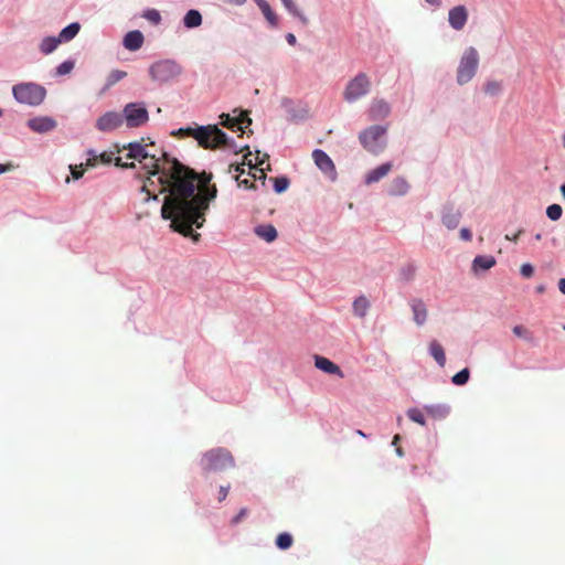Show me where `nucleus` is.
I'll return each mask as SVG.
<instances>
[{"label":"nucleus","instance_id":"f257e3e1","mask_svg":"<svg viewBox=\"0 0 565 565\" xmlns=\"http://www.w3.org/2000/svg\"><path fill=\"white\" fill-rule=\"evenodd\" d=\"M153 142H130L124 146L128 152L125 159L138 160L147 173V180L141 190L148 194L147 201L158 193H167L161 207L164 220L171 221L173 231L199 242L201 235L194 227L201 228L205 223V214L210 203L217 195V188L211 184L212 173L195 172L182 164L167 152H151Z\"/></svg>","mask_w":565,"mask_h":565},{"label":"nucleus","instance_id":"f03ea898","mask_svg":"<svg viewBox=\"0 0 565 565\" xmlns=\"http://www.w3.org/2000/svg\"><path fill=\"white\" fill-rule=\"evenodd\" d=\"M174 136L193 137L199 146L205 149H215L225 146L227 136L216 125L200 126L198 128H180Z\"/></svg>","mask_w":565,"mask_h":565},{"label":"nucleus","instance_id":"7ed1b4c3","mask_svg":"<svg viewBox=\"0 0 565 565\" xmlns=\"http://www.w3.org/2000/svg\"><path fill=\"white\" fill-rule=\"evenodd\" d=\"M204 472L223 471L235 465L232 454L225 448H215L206 451L200 461Z\"/></svg>","mask_w":565,"mask_h":565},{"label":"nucleus","instance_id":"20e7f679","mask_svg":"<svg viewBox=\"0 0 565 565\" xmlns=\"http://www.w3.org/2000/svg\"><path fill=\"white\" fill-rule=\"evenodd\" d=\"M12 94L21 104L39 106L43 103L46 96V90L39 84L21 83L13 86Z\"/></svg>","mask_w":565,"mask_h":565},{"label":"nucleus","instance_id":"39448f33","mask_svg":"<svg viewBox=\"0 0 565 565\" xmlns=\"http://www.w3.org/2000/svg\"><path fill=\"white\" fill-rule=\"evenodd\" d=\"M478 65V51L473 46L467 47L460 57L457 68V83L459 85H465L470 82L477 73Z\"/></svg>","mask_w":565,"mask_h":565},{"label":"nucleus","instance_id":"423d86ee","mask_svg":"<svg viewBox=\"0 0 565 565\" xmlns=\"http://www.w3.org/2000/svg\"><path fill=\"white\" fill-rule=\"evenodd\" d=\"M385 134H386V127L375 125L366 128L363 130L359 139L362 143V146L369 151L374 154H377L383 151L385 148Z\"/></svg>","mask_w":565,"mask_h":565},{"label":"nucleus","instance_id":"0eeeda50","mask_svg":"<svg viewBox=\"0 0 565 565\" xmlns=\"http://www.w3.org/2000/svg\"><path fill=\"white\" fill-rule=\"evenodd\" d=\"M182 73V67L171 60L153 63L149 68L150 77L159 83H167L177 78Z\"/></svg>","mask_w":565,"mask_h":565},{"label":"nucleus","instance_id":"6e6552de","mask_svg":"<svg viewBox=\"0 0 565 565\" xmlns=\"http://www.w3.org/2000/svg\"><path fill=\"white\" fill-rule=\"evenodd\" d=\"M371 82L365 73H359L345 86L343 98L348 103H353L365 96L370 92Z\"/></svg>","mask_w":565,"mask_h":565},{"label":"nucleus","instance_id":"1a4fd4ad","mask_svg":"<svg viewBox=\"0 0 565 565\" xmlns=\"http://www.w3.org/2000/svg\"><path fill=\"white\" fill-rule=\"evenodd\" d=\"M124 118L127 127L137 128L149 120L147 108L141 103H129L124 107Z\"/></svg>","mask_w":565,"mask_h":565},{"label":"nucleus","instance_id":"9d476101","mask_svg":"<svg viewBox=\"0 0 565 565\" xmlns=\"http://www.w3.org/2000/svg\"><path fill=\"white\" fill-rule=\"evenodd\" d=\"M125 121L124 114L108 111L100 116L96 121V128L100 131H111L122 125Z\"/></svg>","mask_w":565,"mask_h":565},{"label":"nucleus","instance_id":"9b49d317","mask_svg":"<svg viewBox=\"0 0 565 565\" xmlns=\"http://www.w3.org/2000/svg\"><path fill=\"white\" fill-rule=\"evenodd\" d=\"M468 21V10L465 6H456L451 8L448 12V22L450 26L460 31L465 28Z\"/></svg>","mask_w":565,"mask_h":565},{"label":"nucleus","instance_id":"f8f14e48","mask_svg":"<svg viewBox=\"0 0 565 565\" xmlns=\"http://www.w3.org/2000/svg\"><path fill=\"white\" fill-rule=\"evenodd\" d=\"M312 159L316 166L326 174L334 177L335 166L331 158L321 149H316L312 152Z\"/></svg>","mask_w":565,"mask_h":565},{"label":"nucleus","instance_id":"ddd939ff","mask_svg":"<svg viewBox=\"0 0 565 565\" xmlns=\"http://www.w3.org/2000/svg\"><path fill=\"white\" fill-rule=\"evenodd\" d=\"M28 127L38 134H44L56 127V121L47 116L34 117L28 120Z\"/></svg>","mask_w":565,"mask_h":565},{"label":"nucleus","instance_id":"4468645a","mask_svg":"<svg viewBox=\"0 0 565 565\" xmlns=\"http://www.w3.org/2000/svg\"><path fill=\"white\" fill-rule=\"evenodd\" d=\"M391 113V107L384 99H374L369 109V116L372 120L386 118Z\"/></svg>","mask_w":565,"mask_h":565},{"label":"nucleus","instance_id":"2eb2a0df","mask_svg":"<svg viewBox=\"0 0 565 565\" xmlns=\"http://www.w3.org/2000/svg\"><path fill=\"white\" fill-rule=\"evenodd\" d=\"M315 365L317 369L321 370L324 373L337 375L340 379L344 377V373L339 367V365H337L331 360H329L324 356L316 355L315 356Z\"/></svg>","mask_w":565,"mask_h":565},{"label":"nucleus","instance_id":"dca6fc26","mask_svg":"<svg viewBox=\"0 0 565 565\" xmlns=\"http://www.w3.org/2000/svg\"><path fill=\"white\" fill-rule=\"evenodd\" d=\"M411 308L414 315V321L418 326H423L427 319L428 311L422 299H413L411 301Z\"/></svg>","mask_w":565,"mask_h":565},{"label":"nucleus","instance_id":"f3484780","mask_svg":"<svg viewBox=\"0 0 565 565\" xmlns=\"http://www.w3.org/2000/svg\"><path fill=\"white\" fill-rule=\"evenodd\" d=\"M143 44V34L138 31H130L124 38V46L129 51H137Z\"/></svg>","mask_w":565,"mask_h":565},{"label":"nucleus","instance_id":"a211bd4d","mask_svg":"<svg viewBox=\"0 0 565 565\" xmlns=\"http://www.w3.org/2000/svg\"><path fill=\"white\" fill-rule=\"evenodd\" d=\"M392 170V163L386 162L370 171L365 177V183L372 184L386 177Z\"/></svg>","mask_w":565,"mask_h":565},{"label":"nucleus","instance_id":"6ab92c4d","mask_svg":"<svg viewBox=\"0 0 565 565\" xmlns=\"http://www.w3.org/2000/svg\"><path fill=\"white\" fill-rule=\"evenodd\" d=\"M461 218V213L452 207H446L441 215V222L448 230H455Z\"/></svg>","mask_w":565,"mask_h":565},{"label":"nucleus","instance_id":"aec40b11","mask_svg":"<svg viewBox=\"0 0 565 565\" xmlns=\"http://www.w3.org/2000/svg\"><path fill=\"white\" fill-rule=\"evenodd\" d=\"M408 189L409 184L407 181L402 177H397L391 182L388 194L394 196H402L408 192Z\"/></svg>","mask_w":565,"mask_h":565},{"label":"nucleus","instance_id":"412c9836","mask_svg":"<svg viewBox=\"0 0 565 565\" xmlns=\"http://www.w3.org/2000/svg\"><path fill=\"white\" fill-rule=\"evenodd\" d=\"M424 411L429 417L437 420L446 418L450 412L449 407L443 404L427 405Z\"/></svg>","mask_w":565,"mask_h":565},{"label":"nucleus","instance_id":"4be33fe9","mask_svg":"<svg viewBox=\"0 0 565 565\" xmlns=\"http://www.w3.org/2000/svg\"><path fill=\"white\" fill-rule=\"evenodd\" d=\"M497 264V260L493 256H477L472 262V269L475 273L479 270H488L492 268Z\"/></svg>","mask_w":565,"mask_h":565},{"label":"nucleus","instance_id":"5701e85b","mask_svg":"<svg viewBox=\"0 0 565 565\" xmlns=\"http://www.w3.org/2000/svg\"><path fill=\"white\" fill-rule=\"evenodd\" d=\"M255 233L260 238L265 239L266 242L270 243L277 238V231L275 226L270 224L266 225H259L255 228Z\"/></svg>","mask_w":565,"mask_h":565},{"label":"nucleus","instance_id":"b1692460","mask_svg":"<svg viewBox=\"0 0 565 565\" xmlns=\"http://www.w3.org/2000/svg\"><path fill=\"white\" fill-rule=\"evenodd\" d=\"M429 352H430V355L435 359V361L441 367H444L446 364V355H445V351H444V348L441 347V344L439 342H437L436 340L431 341L429 343Z\"/></svg>","mask_w":565,"mask_h":565},{"label":"nucleus","instance_id":"393cba45","mask_svg":"<svg viewBox=\"0 0 565 565\" xmlns=\"http://www.w3.org/2000/svg\"><path fill=\"white\" fill-rule=\"evenodd\" d=\"M255 2L258 6V8L260 9V11L263 12V14L266 18V20L268 21V23L271 26H277V24H278L277 17L274 13V11L271 10L269 3L266 0H255Z\"/></svg>","mask_w":565,"mask_h":565},{"label":"nucleus","instance_id":"a878e982","mask_svg":"<svg viewBox=\"0 0 565 565\" xmlns=\"http://www.w3.org/2000/svg\"><path fill=\"white\" fill-rule=\"evenodd\" d=\"M352 308L355 316L364 318L370 308V301L365 296H360L353 301Z\"/></svg>","mask_w":565,"mask_h":565},{"label":"nucleus","instance_id":"bb28decb","mask_svg":"<svg viewBox=\"0 0 565 565\" xmlns=\"http://www.w3.org/2000/svg\"><path fill=\"white\" fill-rule=\"evenodd\" d=\"M183 23L189 29L196 28L202 23V15L198 10H190L184 15Z\"/></svg>","mask_w":565,"mask_h":565},{"label":"nucleus","instance_id":"cd10ccee","mask_svg":"<svg viewBox=\"0 0 565 565\" xmlns=\"http://www.w3.org/2000/svg\"><path fill=\"white\" fill-rule=\"evenodd\" d=\"M60 43H61V39H58V36L57 38H55V36L44 38L42 40V42L40 43V51L43 54H50L58 46Z\"/></svg>","mask_w":565,"mask_h":565},{"label":"nucleus","instance_id":"c85d7f7f","mask_svg":"<svg viewBox=\"0 0 565 565\" xmlns=\"http://www.w3.org/2000/svg\"><path fill=\"white\" fill-rule=\"evenodd\" d=\"M79 29H81V26L78 23H76V22L71 23L70 25H67L66 28H64L61 31L58 39H61V42H67L76 36Z\"/></svg>","mask_w":565,"mask_h":565},{"label":"nucleus","instance_id":"c756f323","mask_svg":"<svg viewBox=\"0 0 565 565\" xmlns=\"http://www.w3.org/2000/svg\"><path fill=\"white\" fill-rule=\"evenodd\" d=\"M286 9L295 17H297L303 24L308 23V19L301 11L297 8L292 0H281Z\"/></svg>","mask_w":565,"mask_h":565},{"label":"nucleus","instance_id":"7c9ffc66","mask_svg":"<svg viewBox=\"0 0 565 565\" xmlns=\"http://www.w3.org/2000/svg\"><path fill=\"white\" fill-rule=\"evenodd\" d=\"M294 539L289 533H280L276 537V546L280 550H288L292 545Z\"/></svg>","mask_w":565,"mask_h":565},{"label":"nucleus","instance_id":"2f4dec72","mask_svg":"<svg viewBox=\"0 0 565 565\" xmlns=\"http://www.w3.org/2000/svg\"><path fill=\"white\" fill-rule=\"evenodd\" d=\"M126 76H127V73L125 71H120V70L111 71L107 77L106 88L111 87L113 85H115L116 83H118L119 81L125 78Z\"/></svg>","mask_w":565,"mask_h":565},{"label":"nucleus","instance_id":"473e14b6","mask_svg":"<svg viewBox=\"0 0 565 565\" xmlns=\"http://www.w3.org/2000/svg\"><path fill=\"white\" fill-rule=\"evenodd\" d=\"M407 416L414 423H417V424H419L422 426L426 425L424 413H423V411H420L418 408H409L407 411Z\"/></svg>","mask_w":565,"mask_h":565},{"label":"nucleus","instance_id":"72a5a7b5","mask_svg":"<svg viewBox=\"0 0 565 565\" xmlns=\"http://www.w3.org/2000/svg\"><path fill=\"white\" fill-rule=\"evenodd\" d=\"M563 214V209L558 204H552L546 209V215L552 221H557Z\"/></svg>","mask_w":565,"mask_h":565},{"label":"nucleus","instance_id":"f704fd0d","mask_svg":"<svg viewBox=\"0 0 565 565\" xmlns=\"http://www.w3.org/2000/svg\"><path fill=\"white\" fill-rule=\"evenodd\" d=\"M470 376V372L468 369H463L457 374H455L451 379L452 383L456 385H465Z\"/></svg>","mask_w":565,"mask_h":565},{"label":"nucleus","instance_id":"c9c22d12","mask_svg":"<svg viewBox=\"0 0 565 565\" xmlns=\"http://www.w3.org/2000/svg\"><path fill=\"white\" fill-rule=\"evenodd\" d=\"M220 119H221V125L228 128V129H232V130H237L236 129V126H237V119L235 117H232L231 115L228 114H222L220 116Z\"/></svg>","mask_w":565,"mask_h":565},{"label":"nucleus","instance_id":"e433bc0d","mask_svg":"<svg viewBox=\"0 0 565 565\" xmlns=\"http://www.w3.org/2000/svg\"><path fill=\"white\" fill-rule=\"evenodd\" d=\"M142 17L153 24H158L161 21V15L156 9L145 11Z\"/></svg>","mask_w":565,"mask_h":565},{"label":"nucleus","instance_id":"4c0bfd02","mask_svg":"<svg viewBox=\"0 0 565 565\" xmlns=\"http://www.w3.org/2000/svg\"><path fill=\"white\" fill-rule=\"evenodd\" d=\"M289 186V180L287 178H274V189L277 193H281Z\"/></svg>","mask_w":565,"mask_h":565},{"label":"nucleus","instance_id":"58836bf2","mask_svg":"<svg viewBox=\"0 0 565 565\" xmlns=\"http://www.w3.org/2000/svg\"><path fill=\"white\" fill-rule=\"evenodd\" d=\"M237 120L236 129L244 131V128L252 124V119L248 117L247 113H241L239 116L235 117Z\"/></svg>","mask_w":565,"mask_h":565},{"label":"nucleus","instance_id":"ea45409f","mask_svg":"<svg viewBox=\"0 0 565 565\" xmlns=\"http://www.w3.org/2000/svg\"><path fill=\"white\" fill-rule=\"evenodd\" d=\"M512 331L519 338H523V339H525L527 341L532 340L531 332L525 327H523L521 324L514 326Z\"/></svg>","mask_w":565,"mask_h":565},{"label":"nucleus","instance_id":"a19ab883","mask_svg":"<svg viewBox=\"0 0 565 565\" xmlns=\"http://www.w3.org/2000/svg\"><path fill=\"white\" fill-rule=\"evenodd\" d=\"M415 273L416 267L412 264H408L401 269V275L406 281L412 280L415 277Z\"/></svg>","mask_w":565,"mask_h":565},{"label":"nucleus","instance_id":"79ce46f5","mask_svg":"<svg viewBox=\"0 0 565 565\" xmlns=\"http://www.w3.org/2000/svg\"><path fill=\"white\" fill-rule=\"evenodd\" d=\"M501 90V84L497 81H490L484 85V92L489 95H497Z\"/></svg>","mask_w":565,"mask_h":565},{"label":"nucleus","instance_id":"37998d69","mask_svg":"<svg viewBox=\"0 0 565 565\" xmlns=\"http://www.w3.org/2000/svg\"><path fill=\"white\" fill-rule=\"evenodd\" d=\"M73 68H74V62L65 61L57 66L56 73H57V75H66V74L71 73Z\"/></svg>","mask_w":565,"mask_h":565},{"label":"nucleus","instance_id":"c03bdc74","mask_svg":"<svg viewBox=\"0 0 565 565\" xmlns=\"http://www.w3.org/2000/svg\"><path fill=\"white\" fill-rule=\"evenodd\" d=\"M520 273L523 277L530 278L534 274V267L530 263H525L521 266Z\"/></svg>","mask_w":565,"mask_h":565},{"label":"nucleus","instance_id":"a18cd8bd","mask_svg":"<svg viewBox=\"0 0 565 565\" xmlns=\"http://www.w3.org/2000/svg\"><path fill=\"white\" fill-rule=\"evenodd\" d=\"M247 514H248V510H247L246 508H242V509L239 510V512L237 513V515H235V516L232 519L231 523H232L233 525L238 524V523H239V522H241V521H242V520H243Z\"/></svg>","mask_w":565,"mask_h":565},{"label":"nucleus","instance_id":"49530a36","mask_svg":"<svg viewBox=\"0 0 565 565\" xmlns=\"http://www.w3.org/2000/svg\"><path fill=\"white\" fill-rule=\"evenodd\" d=\"M249 175H250L254 180H260V181H263V183H264V182H265V180H266V173H265V170H264V169H262V168H257L255 173H250V172H249Z\"/></svg>","mask_w":565,"mask_h":565},{"label":"nucleus","instance_id":"de8ad7c7","mask_svg":"<svg viewBox=\"0 0 565 565\" xmlns=\"http://www.w3.org/2000/svg\"><path fill=\"white\" fill-rule=\"evenodd\" d=\"M246 149L249 150L248 147H246ZM249 156H250V151H248L246 154H244V159H243L242 166H244V167L247 166L249 168V170H256L257 169V164H254L252 162V160L248 159Z\"/></svg>","mask_w":565,"mask_h":565},{"label":"nucleus","instance_id":"09e8293b","mask_svg":"<svg viewBox=\"0 0 565 565\" xmlns=\"http://www.w3.org/2000/svg\"><path fill=\"white\" fill-rule=\"evenodd\" d=\"M239 186H245L246 189H255L256 185L249 181V179L241 180L239 177L235 178Z\"/></svg>","mask_w":565,"mask_h":565},{"label":"nucleus","instance_id":"8fccbe9b","mask_svg":"<svg viewBox=\"0 0 565 565\" xmlns=\"http://www.w3.org/2000/svg\"><path fill=\"white\" fill-rule=\"evenodd\" d=\"M115 164L118 167H122V168H134L135 167L134 162L124 161V157H117L115 160Z\"/></svg>","mask_w":565,"mask_h":565},{"label":"nucleus","instance_id":"3c124183","mask_svg":"<svg viewBox=\"0 0 565 565\" xmlns=\"http://www.w3.org/2000/svg\"><path fill=\"white\" fill-rule=\"evenodd\" d=\"M83 164H81L79 167L75 166V167H71V171H72V175L75 180L79 179L82 175H83Z\"/></svg>","mask_w":565,"mask_h":565},{"label":"nucleus","instance_id":"603ef678","mask_svg":"<svg viewBox=\"0 0 565 565\" xmlns=\"http://www.w3.org/2000/svg\"><path fill=\"white\" fill-rule=\"evenodd\" d=\"M232 171L239 172L241 174L245 173V169H244V166H242V163L230 164L228 172H232Z\"/></svg>","mask_w":565,"mask_h":565},{"label":"nucleus","instance_id":"864d4df0","mask_svg":"<svg viewBox=\"0 0 565 565\" xmlns=\"http://www.w3.org/2000/svg\"><path fill=\"white\" fill-rule=\"evenodd\" d=\"M460 238L466 241V242L471 241L472 234H471L470 230L466 228V227L461 228L460 230Z\"/></svg>","mask_w":565,"mask_h":565},{"label":"nucleus","instance_id":"5fc2aeb1","mask_svg":"<svg viewBox=\"0 0 565 565\" xmlns=\"http://www.w3.org/2000/svg\"><path fill=\"white\" fill-rule=\"evenodd\" d=\"M228 490H230V486H226V487L222 486L220 488V491H218V493H220L218 501L220 502H222V501H224L226 499V497L228 494Z\"/></svg>","mask_w":565,"mask_h":565},{"label":"nucleus","instance_id":"6e6d98bb","mask_svg":"<svg viewBox=\"0 0 565 565\" xmlns=\"http://www.w3.org/2000/svg\"><path fill=\"white\" fill-rule=\"evenodd\" d=\"M522 233H523V230H519V231H518L515 234H513V235H509V234H507V235H505V239H508V241H511V242H514V243H515V242H518V239H519V237H520V235H521Z\"/></svg>","mask_w":565,"mask_h":565},{"label":"nucleus","instance_id":"4d7b16f0","mask_svg":"<svg viewBox=\"0 0 565 565\" xmlns=\"http://www.w3.org/2000/svg\"><path fill=\"white\" fill-rule=\"evenodd\" d=\"M286 40H287L288 44H290V45H295L297 43V39L292 33H288L286 35Z\"/></svg>","mask_w":565,"mask_h":565},{"label":"nucleus","instance_id":"13d9d810","mask_svg":"<svg viewBox=\"0 0 565 565\" xmlns=\"http://www.w3.org/2000/svg\"><path fill=\"white\" fill-rule=\"evenodd\" d=\"M558 289L563 295H565V278H561L558 280Z\"/></svg>","mask_w":565,"mask_h":565},{"label":"nucleus","instance_id":"bf43d9fd","mask_svg":"<svg viewBox=\"0 0 565 565\" xmlns=\"http://www.w3.org/2000/svg\"><path fill=\"white\" fill-rule=\"evenodd\" d=\"M100 160L105 163H110L111 162V156L110 154H107V153H103L100 156Z\"/></svg>","mask_w":565,"mask_h":565},{"label":"nucleus","instance_id":"052dcab7","mask_svg":"<svg viewBox=\"0 0 565 565\" xmlns=\"http://www.w3.org/2000/svg\"><path fill=\"white\" fill-rule=\"evenodd\" d=\"M428 4L430 6H434V7H440L441 6V0H425Z\"/></svg>","mask_w":565,"mask_h":565},{"label":"nucleus","instance_id":"680f3d73","mask_svg":"<svg viewBox=\"0 0 565 565\" xmlns=\"http://www.w3.org/2000/svg\"><path fill=\"white\" fill-rule=\"evenodd\" d=\"M399 439H401V436H399V435H395V436L393 437L392 445H393V446H395V447H397V444H398Z\"/></svg>","mask_w":565,"mask_h":565},{"label":"nucleus","instance_id":"e2e57ef3","mask_svg":"<svg viewBox=\"0 0 565 565\" xmlns=\"http://www.w3.org/2000/svg\"><path fill=\"white\" fill-rule=\"evenodd\" d=\"M535 289H536L537 294H543L545 291V286L544 285H539Z\"/></svg>","mask_w":565,"mask_h":565},{"label":"nucleus","instance_id":"0e129e2a","mask_svg":"<svg viewBox=\"0 0 565 565\" xmlns=\"http://www.w3.org/2000/svg\"><path fill=\"white\" fill-rule=\"evenodd\" d=\"M96 161H97V159H96V158H94V159H87L86 166L93 167V166H95V164H96Z\"/></svg>","mask_w":565,"mask_h":565},{"label":"nucleus","instance_id":"69168bd1","mask_svg":"<svg viewBox=\"0 0 565 565\" xmlns=\"http://www.w3.org/2000/svg\"><path fill=\"white\" fill-rule=\"evenodd\" d=\"M265 159H268V154H264L263 159L258 160V166H262L265 162Z\"/></svg>","mask_w":565,"mask_h":565},{"label":"nucleus","instance_id":"338daca9","mask_svg":"<svg viewBox=\"0 0 565 565\" xmlns=\"http://www.w3.org/2000/svg\"><path fill=\"white\" fill-rule=\"evenodd\" d=\"M8 170V168L3 164H0V174L4 173Z\"/></svg>","mask_w":565,"mask_h":565},{"label":"nucleus","instance_id":"774afa93","mask_svg":"<svg viewBox=\"0 0 565 565\" xmlns=\"http://www.w3.org/2000/svg\"><path fill=\"white\" fill-rule=\"evenodd\" d=\"M561 193L563 198L565 199V183L561 185Z\"/></svg>","mask_w":565,"mask_h":565}]
</instances>
